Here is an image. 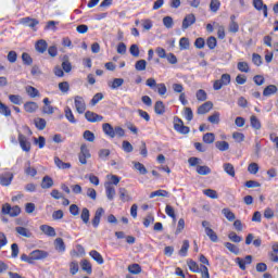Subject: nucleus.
Instances as JSON below:
<instances>
[{
	"label": "nucleus",
	"instance_id": "f257e3e1",
	"mask_svg": "<svg viewBox=\"0 0 278 278\" xmlns=\"http://www.w3.org/2000/svg\"><path fill=\"white\" fill-rule=\"evenodd\" d=\"M1 214L4 216H11V218H16V216L21 214V206H12L10 203H5L2 205Z\"/></svg>",
	"mask_w": 278,
	"mask_h": 278
},
{
	"label": "nucleus",
	"instance_id": "f03ea898",
	"mask_svg": "<svg viewBox=\"0 0 278 278\" xmlns=\"http://www.w3.org/2000/svg\"><path fill=\"white\" fill-rule=\"evenodd\" d=\"M20 24L24 25V27H29L33 31H38V25H40V21L34 17H23L20 20Z\"/></svg>",
	"mask_w": 278,
	"mask_h": 278
},
{
	"label": "nucleus",
	"instance_id": "7ed1b4c3",
	"mask_svg": "<svg viewBox=\"0 0 278 278\" xmlns=\"http://www.w3.org/2000/svg\"><path fill=\"white\" fill-rule=\"evenodd\" d=\"M92 155L90 154V150L88 149V146L81 144L80 146V152L78 154V160L80 164L86 165L88 164V160H90Z\"/></svg>",
	"mask_w": 278,
	"mask_h": 278
},
{
	"label": "nucleus",
	"instance_id": "20e7f679",
	"mask_svg": "<svg viewBox=\"0 0 278 278\" xmlns=\"http://www.w3.org/2000/svg\"><path fill=\"white\" fill-rule=\"evenodd\" d=\"M174 129L178 131V134H190V127L184 125V121L179 117H174Z\"/></svg>",
	"mask_w": 278,
	"mask_h": 278
},
{
	"label": "nucleus",
	"instance_id": "39448f33",
	"mask_svg": "<svg viewBox=\"0 0 278 278\" xmlns=\"http://www.w3.org/2000/svg\"><path fill=\"white\" fill-rule=\"evenodd\" d=\"M103 214H105V210H103V207L97 208L94 216L91 220V225L92 227H94V229H97V227L101 225V216H103Z\"/></svg>",
	"mask_w": 278,
	"mask_h": 278
},
{
	"label": "nucleus",
	"instance_id": "423d86ee",
	"mask_svg": "<svg viewBox=\"0 0 278 278\" xmlns=\"http://www.w3.org/2000/svg\"><path fill=\"white\" fill-rule=\"evenodd\" d=\"M74 103L78 114H84V112H86V101H84V98L76 96Z\"/></svg>",
	"mask_w": 278,
	"mask_h": 278
},
{
	"label": "nucleus",
	"instance_id": "0eeeda50",
	"mask_svg": "<svg viewBox=\"0 0 278 278\" xmlns=\"http://www.w3.org/2000/svg\"><path fill=\"white\" fill-rule=\"evenodd\" d=\"M104 188L106 199H109V201H114V197H116V188L114 187V185H112V182H106L104 184Z\"/></svg>",
	"mask_w": 278,
	"mask_h": 278
},
{
	"label": "nucleus",
	"instance_id": "6e6552de",
	"mask_svg": "<svg viewBox=\"0 0 278 278\" xmlns=\"http://www.w3.org/2000/svg\"><path fill=\"white\" fill-rule=\"evenodd\" d=\"M18 142L22 151L29 153L31 151V143L27 141V137L25 135H18Z\"/></svg>",
	"mask_w": 278,
	"mask_h": 278
},
{
	"label": "nucleus",
	"instance_id": "1a4fd4ad",
	"mask_svg": "<svg viewBox=\"0 0 278 278\" xmlns=\"http://www.w3.org/2000/svg\"><path fill=\"white\" fill-rule=\"evenodd\" d=\"M33 262H36L38 260H47L49 257V252L45 250H34L30 252Z\"/></svg>",
	"mask_w": 278,
	"mask_h": 278
},
{
	"label": "nucleus",
	"instance_id": "9d476101",
	"mask_svg": "<svg viewBox=\"0 0 278 278\" xmlns=\"http://www.w3.org/2000/svg\"><path fill=\"white\" fill-rule=\"evenodd\" d=\"M194 23H197V17L194 16V14L191 13L186 15L182 20V29L186 30L188 29V27H192Z\"/></svg>",
	"mask_w": 278,
	"mask_h": 278
},
{
	"label": "nucleus",
	"instance_id": "9b49d317",
	"mask_svg": "<svg viewBox=\"0 0 278 278\" xmlns=\"http://www.w3.org/2000/svg\"><path fill=\"white\" fill-rule=\"evenodd\" d=\"M255 10L262 11L265 18H268V5L264 4L263 0H253Z\"/></svg>",
	"mask_w": 278,
	"mask_h": 278
},
{
	"label": "nucleus",
	"instance_id": "f8f14e48",
	"mask_svg": "<svg viewBox=\"0 0 278 278\" xmlns=\"http://www.w3.org/2000/svg\"><path fill=\"white\" fill-rule=\"evenodd\" d=\"M85 118L88 121V123H100V121H103V116L91 111H87L85 113Z\"/></svg>",
	"mask_w": 278,
	"mask_h": 278
},
{
	"label": "nucleus",
	"instance_id": "ddd939ff",
	"mask_svg": "<svg viewBox=\"0 0 278 278\" xmlns=\"http://www.w3.org/2000/svg\"><path fill=\"white\" fill-rule=\"evenodd\" d=\"M24 173L28 175V177H36L38 175V170L35 167H31V162L27 161L24 165Z\"/></svg>",
	"mask_w": 278,
	"mask_h": 278
},
{
	"label": "nucleus",
	"instance_id": "4468645a",
	"mask_svg": "<svg viewBox=\"0 0 278 278\" xmlns=\"http://www.w3.org/2000/svg\"><path fill=\"white\" fill-rule=\"evenodd\" d=\"M40 231H42V233H45L46 236H49V238H55L56 236L55 228L49 225H41Z\"/></svg>",
	"mask_w": 278,
	"mask_h": 278
},
{
	"label": "nucleus",
	"instance_id": "2eb2a0df",
	"mask_svg": "<svg viewBox=\"0 0 278 278\" xmlns=\"http://www.w3.org/2000/svg\"><path fill=\"white\" fill-rule=\"evenodd\" d=\"M48 47L49 43H47V40L45 39H39L35 45V49L38 53H45Z\"/></svg>",
	"mask_w": 278,
	"mask_h": 278
},
{
	"label": "nucleus",
	"instance_id": "dca6fc26",
	"mask_svg": "<svg viewBox=\"0 0 278 278\" xmlns=\"http://www.w3.org/2000/svg\"><path fill=\"white\" fill-rule=\"evenodd\" d=\"M38 103L34 102V101H29L26 102L24 104V110L25 112H27L28 114H34L35 112H38Z\"/></svg>",
	"mask_w": 278,
	"mask_h": 278
},
{
	"label": "nucleus",
	"instance_id": "f3484780",
	"mask_svg": "<svg viewBox=\"0 0 278 278\" xmlns=\"http://www.w3.org/2000/svg\"><path fill=\"white\" fill-rule=\"evenodd\" d=\"M212 108H214V103H212V101H207L205 103H203L202 105H200L198 108V114H207V112H210V110H212Z\"/></svg>",
	"mask_w": 278,
	"mask_h": 278
},
{
	"label": "nucleus",
	"instance_id": "a211bd4d",
	"mask_svg": "<svg viewBox=\"0 0 278 278\" xmlns=\"http://www.w3.org/2000/svg\"><path fill=\"white\" fill-rule=\"evenodd\" d=\"M229 31L231 34H238V31H240V26L238 22H236V15L230 16Z\"/></svg>",
	"mask_w": 278,
	"mask_h": 278
},
{
	"label": "nucleus",
	"instance_id": "6ab92c4d",
	"mask_svg": "<svg viewBox=\"0 0 278 278\" xmlns=\"http://www.w3.org/2000/svg\"><path fill=\"white\" fill-rule=\"evenodd\" d=\"M54 248L59 253H64L66 251V244L64 243V239L62 238H56L54 240Z\"/></svg>",
	"mask_w": 278,
	"mask_h": 278
},
{
	"label": "nucleus",
	"instance_id": "aec40b11",
	"mask_svg": "<svg viewBox=\"0 0 278 278\" xmlns=\"http://www.w3.org/2000/svg\"><path fill=\"white\" fill-rule=\"evenodd\" d=\"M102 129L105 136H109V138H115L114 127L111 126L110 123L103 124Z\"/></svg>",
	"mask_w": 278,
	"mask_h": 278
},
{
	"label": "nucleus",
	"instance_id": "412c9836",
	"mask_svg": "<svg viewBox=\"0 0 278 278\" xmlns=\"http://www.w3.org/2000/svg\"><path fill=\"white\" fill-rule=\"evenodd\" d=\"M80 218L84 225H90V210L88 207H84L80 213Z\"/></svg>",
	"mask_w": 278,
	"mask_h": 278
},
{
	"label": "nucleus",
	"instance_id": "4be33fe9",
	"mask_svg": "<svg viewBox=\"0 0 278 278\" xmlns=\"http://www.w3.org/2000/svg\"><path fill=\"white\" fill-rule=\"evenodd\" d=\"M14 176L12 174L0 175V186H10Z\"/></svg>",
	"mask_w": 278,
	"mask_h": 278
},
{
	"label": "nucleus",
	"instance_id": "5701e85b",
	"mask_svg": "<svg viewBox=\"0 0 278 278\" xmlns=\"http://www.w3.org/2000/svg\"><path fill=\"white\" fill-rule=\"evenodd\" d=\"M41 188L43 190H48L49 188H53V178L50 176H45L41 180Z\"/></svg>",
	"mask_w": 278,
	"mask_h": 278
},
{
	"label": "nucleus",
	"instance_id": "b1692460",
	"mask_svg": "<svg viewBox=\"0 0 278 278\" xmlns=\"http://www.w3.org/2000/svg\"><path fill=\"white\" fill-rule=\"evenodd\" d=\"M90 257L97 262V264H103L105 261L103 260V256L101 253H99L97 250H92L89 252Z\"/></svg>",
	"mask_w": 278,
	"mask_h": 278
},
{
	"label": "nucleus",
	"instance_id": "393cba45",
	"mask_svg": "<svg viewBox=\"0 0 278 278\" xmlns=\"http://www.w3.org/2000/svg\"><path fill=\"white\" fill-rule=\"evenodd\" d=\"M132 166L135 170H138L139 175H147L148 170L144 164L140 162L132 161Z\"/></svg>",
	"mask_w": 278,
	"mask_h": 278
},
{
	"label": "nucleus",
	"instance_id": "a878e982",
	"mask_svg": "<svg viewBox=\"0 0 278 278\" xmlns=\"http://www.w3.org/2000/svg\"><path fill=\"white\" fill-rule=\"evenodd\" d=\"M64 112H65V118L68 121V123H72L73 125H75V123H77V119L73 114V110H71L68 106H65Z\"/></svg>",
	"mask_w": 278,
	"mask_h": 278
},
{
	"label": "nucleus",
	"instance_id": "bb28decb",
	"mask_svg": "<svg viewBox=\"0 0 278 278\" xmlns=\"http://www.w3.org/2000/svg\"><path fill=\"white\" fill-rule=\"evenodd\" d=\"M250 125L253 129L260 130L262 129V122L255 115H251L250 117Z\"/></svg>",
	"mask_w": 278,
	"mask_h": 278
},
{
	"label": "nucleus",
	"instance_id": "cd10ccee",
	"mask_svg": "<svg viewBox=\"0 0 278 278\" xmlns=\"http://www.w3.org/2000/svg\"><path fill=\"white\" fill-rule=\"evenodd\" d=\"M81 269L85 270L87 275H92V264H90V261L83 260L80 262Z\"/></svg>",
	"mask_w": 278,
	"mask_h": 278
},
{
	"label": "nucleus",
	"instance_id": "c85d7f7f",
	"mask_svg": "<svg viewBox=\"0 0 278 278\" xmlns=\"http://www.w3.org/2000/svg\"><path fill=\"white\" fill-rule=\"evenodd\" d=\"M54 164L55 166H58L61 170H66L68 168H71V163H64L63 161H61L60 157L55 156L54 157Z\"/></svg>",
	"mask_w": 278,
	"mask_h": 278
},
{
	"label": "nucleus",
	"instance_id": "c756f323",
	"mask_svg": "<svg viewBox=\"0 0 278 278\" xmlns=\"http://www.w3.org/2000/svg\"><path fill=\"white\" fill-rule=\"evenodd\" d=\"M154 111H155V114H159L160 116H162V114L166 112V106L164 105V102L156 101L154 104Z\"/></svg>",
	"mask_w": 278,
	"mask_h": 278
},
{
	"label": "nucleus",
	"instance_id": "7c9ffc66",
	"mask_svg": "<svg viewBox=\"0 0 278 278\" xmlns=\"http://www.w3.org/2000/svg\"><path fill=\"white\" fill-rule=\"evenodd\" d=\"M118 194H119L121 201H123L124 203L127 202V201H131V197L129 195V192L127 191V189L119 188L118 189Z\"/></svg>",
	"mask_w": 278,
	"mask_h": 278
},
{
	"label": "nucleus",
	"instance_id": "2f4dec72",
	"mask_svg": "<svg viewBox=\"0 0 278 278\" xmlns=\"http://www.w3.org/2000/svg\"><path fill=\"white\" fill-rule=\"evenodd\" d=\"M34 124L37 127V129H39V131L45 130V128L47 127V121L42 117L35 118Z\"/></svg>",
	"mask_w": 278,
	"mask_h": 278
},
{
	"label": "nucleus",
	"instance_id": "473e14b6",
	"mask_svg": "<svg viewBox=\"0 0 278 278\" xmlns=\"http://www.w3.org/2000/svg\"><path fill=\"white\" fill-rule=\"evenodd\" d=\"M271 94H277V86L269 85L263 91V97H270Z\"/></svg>",
	"mask_w": 278,
	"mask_h": 278
},
{
	"label": "nucleus",
	"instance_id": "72a5a7b5",
	"mask_svg": "<svg viewBox=\"0 0 278 278\" xmlns=\"http://www.w3.org/2000/svg\"><path fill=\"white\" fill-rule=\"evenodd\" d=\"M224 170L229 175L230 177H236V168L233 167V164L231 163H225L224 164Z\"/></svg>",
	"mask_w": 278,
	"mask_h": 278
},
{
	"label": "nucleus",
	"instance_id": "f704fd0d",
	"mask_svg": "<svg viewBox=\"0 0 278 278\" xmlns=\"http://www.w3.org/2000/svg\"><path fill=\"white\" fill-rule=\"evenodd\" d=\"M222 214H224L225 218H227V220H229L230 223H233V220H236V214H233V212H231V210L229 208H223Z\"/></svg>",
	"mask_w": 278,
	"mask_h": 278
},
{
	"label": "nucleus",
	"instance_id": "c9c22d12",
	"mask_svg": "<svg viewBox=\"0 0 278 278\" xmlns=\"http://www.w3.org/2000/svg\"><path fill=\"white\" fill-rule=\"evenodd\" d=\"M188 249H190V241L184 240V241H182V247H181V249L179 250V255H180L181 257H186V255H188Z\"/></svg>",
	"mask_w": 278,
	"mask_h": 278
},
{
	"label": "nucleus",
	"instance_id": "e433bc0d",
	"mask_svg": "<svg viewBox=\"0 0 278 278\" xmlns=\"http://www.w3.org/2000/svg\"><path fill=\"white\" fill-rule=\"evenodd\" d=\"M197 173L198 175H210V173H212V168H210L207 165H198Z\"/></svg>",
	"mask_w": 278,
	"mask_h": 278
},
{
	"label": "nucleus",
	"instance_id": "4c0bfd02",
	"mask_svg": "<svg viewBox=\"0 0 278 278\" xmlns=\"http://www.w3.org/2000/svg\"><path fill=\"white\" fill-rule=\"evenodd\" d=\"M202 140L205 142V144H213L214 140H216V135L213 132H206L204 134Z\"/></svg>",
	"mask_w": 278,
	"mask_h": 278
},
{
	"label": "nucleus",
	"instance_id": "58836bf2",
	"mask_svg": "<svg viewBox=\"0 0 278 278\" xmlns=\"http://www.w3.org/2000/svg\"><path fill=\"white\" fill-rule=\"evenodd\" d=\"M26 92L31 99H36V97H40V91H38V89L31 86L26 87Z\"/></svg>",
	"mask_w": 278,
	"mask_h": 278
},
{
	"label": "nucleus",
	"instance_id": "ea45409f",
	"mask_svg": "<svg viewBox=\"0 0 278 278\" xmlns=\"http://www.w3.org/2000/svg\"><path fill=\"white\" fill-rule=\"evenodd\" d=\"M179 48H180V51H186L190 49V40L186 37L180 38Z\"/></svg>",
	"mask_w": 278,
	"mask_h": 278
},
{
	"label": "nucleus",
	"instance_id": "a19ab883",
	"mask_svg": "<svg viewBox=\"0 0 278 278\" xmlns=\"http://www.w3.org/2000/svg\"><path fill=\"white\" fill-rule=\"evenodd\" d=\"M224 247H226V249H228V251H230V253H233L235 255H239L240 253V249L231 242L224 243Z\"/></svg>",
	"mask_w": 278,
	"mask_h": 278
},
{
	"label": "nucleus",
	"instance_id": "79ce46f5",
	"mask_svg": "<svg viewBox=\"0 0 278 278\" xmlns=\"http://www.w3.org/2000/svg\"><path fill=\"white\" fill-rule=\"evenodd\" d=\"M206 236L210 238L211 242H218V235L212 228H206Z\"/></svg>",
	"mask_w": 278,
	"mask_h": 278
},
{
	"label": "nucleus",
	"instance_id": "37998d69",
	"mask_svg": "<svg viewBox=\"0 0 278 278\" xmlns=\"http://www.w3.org/2000/svg\"><path fill=\"white\" fill-rule=\"evenodd\" d=\"M208 123H212V125H218L220 123V113L215 112L213 115H210L207 117Z\"/></svg>",
	"mask_w": 278,
	"mask_h": 278
},
{
	"label": "nucleus",
	"instance_id": "c03bdc74",
	"mask_svg": "<svg viewBox=\"0 0 278 278\" xmlns=\"http://www.w3.org/2000/svg\"><path fill=\"white\" fill-rule=\"evenodd\" d=\"M215 147L218 151H229V142L227 141H216Z\"/></svg>",
	"mask_w": 278,
	"mask_h": 278
},
{
	"label": "nucleus",
	"instance_id": "a18cd8bd",
	"mask_svg": "<svg viewBox=\"0 0 278 278\" xmlns=\"http://www.w3.org/2000/svg\"><path fill=\"white\" fill-rule=\"evenodd\" d=\"M128 271L131 275H140V273H142V267H140L138 264H132L128 266Z\"/></svg>",
	"mask_w": 278,
	"mask_h": 278
},
{
	"label": "nucleus",
	"instance_id": "49530a36",
	"mask_svg": "<svg viewBox=\"0 0 278 278\" xmlns=\"http://www.w3.org/2000/svg\"><path fill=\"white\" fill-rule=\"evenodd\" d=\"M0 114H2V116H12V111L10 110V108L3 104V102L1 101H0Z\"/></svg>",
	"mask_w": 278,
	"mask_h": 278
},
{
	"label": "nucleus",
	"instance_id": "de8ad7c7",
	"mask_svg": "<svg viewBox=\"0 0 278 278\" xmlns=\"http://www.w3.org/2000/svg\"><path fill=\"white\" fill-rule=\"evenodd\" d=\"M62 68L65 73H71V71H73V65L68 62V56H64Z\"/></svg>",
	"mask_w": 278,
	"mask_h": 278
},
{
	"label": "nucleus",
	"instance_id": "09e8293b",
	"mask_svg": "<svg viewBox=\"0 0 278 278\" xmlns=\"http://www.w3.org/2000/svg\"><path fill=\"white\" fill-rule=\"evenodd\" d=\"M15 231L20 233V236H23L24 238H31V232L25 227H16Z\"/></svg>",
	"mask_w": 278,
	"mask_h": 278
},
{
	"label": "nucleus",
	"instance_id": "8fccbe9b",
	"mask_svg": "<svg viewBox=\"0 0 278 278\" xmlns=\"http://www.w3.org/2000/svg\"><path fill=\"white\" fill-rule=\"evenodd\" d=\"M9 101H11V103L14 105H21V103H23V98L18 94H10Z\"/></svg>",
	"mask_w": 278,
	"mask_h": 278
},
{
	"label": "nucleus",
	"instance_id": "3c124183",
	"mask_svg": "<svg viewBox=\"0 0 278 278\" xmlns=\"http://www.w3.org/2000/svg\"><path fill=\"white\" fill-rule=\"evenodd\" d=\"M187 266L189 267V270H191V273H199V264L197 262H194L193 260H189L187 261Z\"/></svg>",
	"mask_w": 278,
	"mask_h": 278
},
{
	"label": "nucleus",
	"instance_id": "603ef678",
	"mask_svg": "<svg viewBox=\"0 0 278 278\" xmlns=\"http://www.w3.org/2000/svg\"><path fill=\"white\" fill-rule=\"evenodd\" d=\"M70 273L71 275H77L79 273V263L77 261L70 263Z\"/></svg>",
	"mask_w": 278,
	"mask_h": 278
},
{
	"label": "nucleus",
	"instance_id": "864d4df0",
	"mask_svg": "<svg viewBox=\"0 0 278 278\" xmlns=\"http://www.w3.org/2000/svg\"><path fill=\"white\" fill-rule=\"evenodd\" d=\"M22 61L23 64H26V66H31V64H34V59H31V56L27 52H24L22 54Z\"/></svg>",
	"mask_w": 278,
	"mask_h": 278
},
{
	"label": "nucleus",
	"instance_id": "5fc2aeb1",
	"mask_svg": "<svg viewBox=\"0 0 278 278\" xmlns=\"http://www.w3.org/2000/svg\"><path fill=\"white\" fill-rule=\"evenodd\" d=\"M203 194L208 197V199H218V192H216L214 189H204Z\"/></svg>",
	"mask_w": 278,
	"mask_h": 278
},
{
	"label": "nucleus",
	"instance_id": "6e6d98bb",
	"mask_svg": "<svg viewBox=\"0 0 278 278\" xmlns=\"http://www.w3.org/2000/svg\"><path fill=\"white\" fill-rule=\"evenodd\" d=\"M154 197H165V198H168V191L162 190V189L153 191L152 193H150V199H154Z\"/></svg>",
	"mask_w": 278,
	"mask_h": 278
},
{
	"label": "nucleus",
	"instance_id": "4d7b16f0",
	"mask_svg": "<svg viewBox=\"0 0 278 278\" xmlns=\"http://www.w3.org/2000/svg\"><path fill=\"white\" fill-rule=\"evenodd\" d=\"M210 10L214 13L220 10V0H211Z\"/></svg>",
	"mask_w": 278,
	"mask_h": 278
},
{
	"label": "nucleus",
	"instance_id": "13d9d810",
	"mask_svg": "<svg viewBox=\"0 0 278 278\" xmlns=\"http://www.w3.org/2000/svg\"><path fill=\"white\" fill-rule=\"evenodd\" d=\"M163 25L166 27V29H173V25H175V22L170 16L163 17Z\"/></svg>",
	"mask_w": 278,
	"mask_h": 278
},
{
	"label": "nucleus",
	"instance_id": "bf43d9fd",
	"mask_svg": "<svg viewBox=\"0 0 278 278\" xmlns=\"http://www.w3.org/2000/svg\"><path fill=\"white\" fill-rule=\"evenodd\" d=\"M248 172H249L251 175H257V173H260V165H257V163H251V164L248 166Z\"/></svg>",
	"mask_w": 278,
	"mask_h": 278
},
{
	"label": "nucleus",
	"instance_id": "052dcab7",
	"mask_svg": "<svg viewBox=\"0 0 278 278\" xmlns=\"http://www.w3.org/2000/svg\"><path fill=\"white\" fill-rule=\"evenodd\" d=\"M125 84V79L123 78H115L111 85L112 90H117V88H121Z\"/></svg>",
	"mask_w": 278,
	"mask_h": 278
},
{
	"label": "nucleus",
	"instance_id": "680f3d73",
	"mask_svg": "<svg viewBox=\"0 0 278 278\" xmlns=\"http://www.w3.org/2000/svg\"><path fill=\"white\" fill-rule=\"evenodd\" d=\"M216 45H218L216 37L211 36L207 38L206 46L208 47V49H216Z\"/></svg>",
	"mask_w": 278,
	"mask_h": 278
},
{
	"label": "nucleus",
	"instance_id": "e2e57ef3",
	"mask_svg": "<svg viewBox=\"0 0 278 278\" xmlns=\"http://www.w3.org/2000/svg\"><path fill=\"white\" fill-rule=\"evenodd\" d=\"M198 101H207V92L203 89H199L195 93Z\"/></svg>",
	"mask_w": 278,
	"mask_h": 278
},
{
	"label": "nucleus",
	"instance_id": "0e129e2a",
	"mask_svg": "<svg viewBox=\"0 0 278 278\" xmlns=\"http://www.w3.org/2000/svg\"><path fill=\"white\" fill-rule=\"evenodd\" d=\"M83 137L87 142H94V134L90 130H85Z\"/></svg>",
	"mask_w": 278,
	"mask_h": 278
},
{
	"label": "nucleus",
	"instance_id": "69168bd1",
	"mask_svg": "<svg viewBox=\"0 0 278 278\" xmlns=\"http://www.w3.org/2000/svg\"><path fill=\"white\" fill-rule=\"evenodd\" d=\"M136 71H147V61L146 60H139L135 64Z\"/></svg>",
	"mask_w": 278,
	"mask_h": 278
},
{
	"label": "nucleus",
	"instance_id": "338daca9",
	"mask_svg": "<svg viewBox=\"0 0 278 278\" xmlns=\"http://www.w3.org/2000/svg\"><path fill=\"white\" fill-rule=\"evenodd\" d=\"M237 68H238V71H240V73H249V71H250L249 63H247V62H239L237 64Z\"/></svg>",
	"mask_w": 278,
	"mask_h": 278
},
{
	"label": "nucleus",
	"instance_id": "774afa93",
	"mask_svg": "<svg viewBox=\"0 0 278 278\" xmlns=\"http://www.w3.org/2000/svg\"><path fill=\"white\" fill-rule=\"evenodd\" d=\"M199 273H201L202 278H210V269L205 265H201V268H199Z\"/></svg>",
	"mask_w": 278,
	"mask_h": 278
}]
</instances>
